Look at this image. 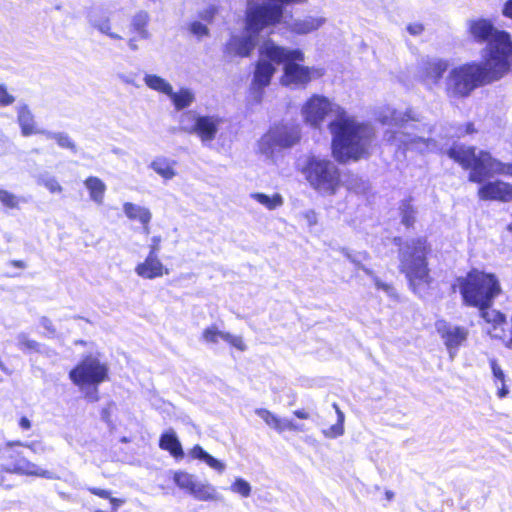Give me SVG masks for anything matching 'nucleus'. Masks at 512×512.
<instances>
[{"label": "nucleus", "mask_w": 512, "mask_h": 512, "mask_svg": "<svg viewBox=\"0 0 512 512\" xmlns=\"http://www.w3.org/2000/svg\"><path fill=\"white\" fill-rule=\"evenodd\" d=\"M330 112L336 116L329 123L334 158L346 162L358 160L367 154L374 136L370 126L356 122L347 116L344 108L321 95L310 97L302 109L304 119L312 126L319 125Z\"/></svg>", "instance_id": "nucleus-1"}, {"label": "nucleus", "mask_w": 512, "mask_h": 512, "mask_svg": "<svg viewBox=\"0 0 512 512\" xmlns=\"http://www.w3.org/2000/svg\"><path fill=\"white\" fill-rule=\"evenodd\" d=\"M449 158L470 170V182L481 184L478 197L483 201L509 202L512 200V184L501 181H487L494 175L512 176V163H504L494 158L490 152L481 150L476 153V147L454 144L447 150Z\"/></svg>", "instance_id": "nucleus-2"}, {"label": "nucleus", "mask_w": 512, "mask_h": 512, "mask_svg": "<svg viewBox=\"0 0 512 512\" xmlns=\"http://www.w3.org/2000/svg\"><path fill=\"white\" fill-rule=\"evenodd\" d=\"M510 70L483 62H467L452 68L446 78V91L452 98L468 97L476 88L500 80Z\"/></svg>", "instance_id": "nucleus-3"}, {"label": "nucleus", "mask_w": 512, "mask_h": 512, "mask_svg": "<svg viewBox=\"0 0 512 512\" xmlns=\"http://www.w3.org/2000/svg\"><path fill=\"white\" fill-rule=\"evenodd\" d=\"M469 32L477 43H487L482 50L486 64L512 70V37L509 32L498 30L488 19L469 22Z\"/></svg>", "instance_id": "nucleus-4"}, {"label": "nucleus", "mask_w": 512, "mask_h": 512, "mask_svg": "<svg viewBox=\"0 0 512 512\" xmlns=\"http://www.w3.org/2000/svg\"><path fill=\"white\" fill-rule=\"evenodd\" d=\"M458 283L464 304L471 307H491L501 292L496 275L478 269H471Z\"/></svg>", "instance_id": "nucleus-5"}, {"label": "nucleus", "mask_w": 512, "mask_h": 512, "mask_svg": "<svg viewBox=\"0 0 512 512\" xmlns=\"http://www.w3.org/2000/svg\"><path fill=\"white\" fill-rule=\"evenodd\" d=\"M377 118L384 125H392L401 129L396 132L394 137V141H399V146L423 141L429 147V142L432 141L430 138H424V134L431 133V126L423 123L410 108L402 112L386 106L379 110Z\"/></svg>", "instance_id": "nucleus-6"}, {"label": "nucleus", "mask_w": 512, "mask_h": 512, "mask_svg": "<svg viewBox=\"0 0 512 512\" xmlns=\"http://www.w3.org/2000/svg\"><path fill=\"white\" fill-rule=\"evenodd\" d=\"M261 52L277 65L283 64V85L307 84L310 81V69L299 64L304 61L302 50L285 48L269 39L261 45Z\"/></svg>", "instance_id": "nucleus-7"}, {"label": "nucleus", "mask_w": 512, "mask_h": 512, "mask_svg": "<svg viewBox=\"0 0 512 512\" xmlns=\"http://www.w3.org/2000/svg\"><path fill=\"white\" fill-rule=\"evenodd\" d=\"M431 245L425 237L407 240L399 249L400 271L405 274L411 287L415 281H425L429 277L428 255Z\"/></svg>", "instance_id": "nucleus-8"}, {"label": "nucleus", "mask_w": 512, "mask_h": 512, "mask_svg": "<svg viewBox=\"0 0 512 512\" xmlns=\"http://www.w3.org/2000/svg\"><path fill=\"white\" fill-rule=\"evenodd\" d=\"M309 185L321 195H334L341 183L338 167L330 160L309 156L302 169Z\"/></svg>", "instance_id": "nucleus-9"}, {"label": "nucleus", "mask_w": 512, "mask_h": 512, "mask_svg": "<svg viewBox=\"0 0 512 512\" xmlns=\"http://www.w3.org/2000/svg\"><path fill=\"white\" fill-rule=\"evenodd\" d=\"M270 24L250 6L246 12L243 35H232L224 47L227 56L248 57L256 47L260 32Z\"/></svg>", "instance_id": "nucleus-10"}, {"label": "nucleus", "mask_w": 512, "mask_h": 512, "mask_svg": "<svg viewBox=\"0 0 512 512\" xmlns=\"http://www.w3.org/2000/svg\"><path fill=\"white\" fill-rule=\"evenodd\" d=\"M19 447H27L32 451H36L37 444L22 443L20 441H8L0 447V458L4 461L2 468L6 472L16 473L27 476H39L43 478H52L51 473L38 467L36 464L27 460L18 450Z\"/></svg>", "instance_id": "nucleus-11"}, {"label": "nucleus", "mask_w": 512, "mask_h": 512, "mask_svg": "<svg viewBox=\"0 0 512 512\" xmlns=\"http://www.w3.org/2000/svg\"><path fill=\"white\" fill-rule=\"evenodd\" d=\"M224 119L218 114H200L187 110L179 116V130L197 136L203 145L215 140Z\"/></svg>", "instance_id": "nucleus-12"}, {"label": "nucleus", "mask_w": 512, "mask_h": 512, "mask_svg": "<svg viewBox=\"0 0 512 512\" xmlns=\"http://www.w3.org/2000/svg\"><path fill=\"white\" fill-rule=\"evenodd\" d=\"M298 126L281 125L271 127L258 141V151L266 158H273L278 149L289 148L299 142Z\"/></svg>", "instance_id": "nucleus-13"}, {"label": "nucleus", "mask_w": 512, "mask_h": 512, "mask_svg": "<svg viewBox=\"0 0 512 512\" xmlns=\"http://www.w3.org/2000/svg\"><path fill=\"white\" fill-rule=\"evenodd\" d=\"M108 377V367L92 355L84 357L69 372L71 381L80 387L94 386L95 388Z\"/></svg>", "instance_id": "nucleus-14"}, {"label": "nucleus", "mask_w": 512, "mask_h": 512, "mask_svg": "<svg viewBox=\"0 0 512 512\" xmlns=\"http://www.w3.org/2000/svg\"><path fill=\"white\" fill-rule=\"evenodd\" d=\"M435 329L446 347L449 358L454 360L460 348L468 339V329L464 326L452 324L444 319L436 321Z\"/></svg>", "instance_id": "nucleus-15"}, {"label": "nucleus", "mask_w": 512, "mask_h": 512, "mask_svg": "<svg viewBox=\"0 0 512 512\" xmlns=\"http://www.w3.org/2000/svg\"><path fill=\"white\" fill-rule=\"evenodd\" d=\"M261 58L256 63L252 83H251V93L254 99L257 102H260L263 96V90L267 87L273 75L276 72V68L274 64H276L273 60H270L261 52V48L259 49Z\"/></svg>", "instance_id": "nucleus-16"}, {"label": "nucleus", "mask_w": 512, "mask_h": 512, "mask_svg": "<svg viewBox=\"0 0 512 512\" xmlns=\"http://www.w3.org/2000/svg\"><path fill=\"white\" fill-rule=\"evenodd\" d=\"M307 0H266L261 4L251 5L270 25L279 23L283 17L285 7L288 5L302 4Z\"/></svg>", "instance_id": "nucleus-17"}, {"label": "nucleus", "mask_w": 512, "mask_h": 512, "mask_svg": "<svg viewBox=\"0 0 512 512\" xmlns=\"http://www.w3.org/2000/svg\"><path fill=\"white\" fill-rule=\"evenodd\" d=\"M135 272L138 276L144 279H154L161 277L163 274H168V270L158 259L156 247H152V249H150V252L144 262L139 263L136 266Z\"/></svg>", "instance_id": "nucleus-18"}, {"label": "nucleus", "mask_w": 512, "mask_h": 512, "mask_svg": "<svg viewBox=\"0 0 512 512\" xmlns=\"http://www.w3.org/2000/svg\"><path fill=\"white\" fill-rule=\"evenodd\" d=\"M88 20L91 26L97 29L100 33L107 35L111 39H122L119 34L112 32L110 18L102 9H92L88 15Z\"/></svg>", "instance_id": "nucleus-19"}, {"label": "nucleus", "mask_w": 512, "mask_h": 512, "mask_svg": "<svg viewBox=\"0 0 512 512\" xmlns=\"http://www.w3.org/2000/svg\"><path fill=\"white\" fill-rule=\"evenodd\" d=\"M449 67V61L441 58H427L422 62V71L427 79L434 84L443 77Z\"/></svg>", "instance_id": "nucleus-20"}, {"label": "nucleus", "mask_w": 512, "mask_h": 512, "mask_svg": "<svg viewBox=\"0 0 512 512\" xmlns=\"http://www.w3.org/2000/svg\"><path fill=\"white\" fill-rule=\"evenodd\" d=\"M189 495L198 501H219L222 498L212 484L199 481L198 478L192 485Z\"/></svg>", "instance_id": "nucleus-21"}, {"label": "nucleus", "mask_w": 512, "mask_h": 512, "mask_svg": "<svg viewBox=\"0 0 512 512\" xmlns=\"http://www.w3.org/2000/svg\"><path fill=\"white\" fill-rule=\"evenodd\" d=\"M159 447L162 450L168 451L176 459H182L184 457L181 442L173 429H168L161 434Z\"/></svg>", "instance_id": "nucleus-22"}, {"label": "nucleus", "mask_w": 512, "mask_h": 512, "mask_svg": "<svg viewBox=\"0 0 512 512\" xmlns=\"http://www.w3.org/2000/svg\"><path fill=\"white\" fill-rule=\"evenodd\" d=\"M326 22V18L322 16H305L302 19H295L291 25L290 29L292 32L304 35L311 33L317 29H319Z\"/></svg>", "instance_id": "nucleus-23"}, {"label": "nucleus", "mask_w": 512, "mask_h": 512, "mask_svg": "<svg viewBox=\"0 0 512 512\" xmlns=\"http://www.w3.org/2000/svg\"><path fill=\"white\" fill-rule=\"evenodd\" d=\"M17 121L21 129V134L25 137L35 134L38 129L34 115L27 105H21L18 107Z\"/></svg>", "instance_id": "nucleus-24"}, {"label": "nucleus", "mask_w": 512, "mask_h": 512, "mask_svg": "<svg viewBox=\"0 0 512 512\" xmlns=\"http://www.w3.org/2000/svg\"><path fill=\"white\" fill-rule=\"evenodd\" d=\"M175 165L176 162L174 160L164 156H157L152 160L149 167L164 180L168 181L176 176Z\"/></svg>", "instance_id": "nucleus-25"}, {"label": "nucleus", "mask_w": 512, "mask_h": 512, "mask_svg": "<svg viewBox=\"0 0 512 512\" xmlns=\"http://www.w3.org/2000/svg\"><path fill=\"white\" fill-rule=\"evenodd\" d=\"M123 211L130 220L139 221L144 228H147L152 218V214L149 209L130 202L124 203Z\"/></svg>", "instance_id": "nucleus-26"}, {"label": "nucleus", "mask_w": 512, "mask_h": 512, "mask_svg": "<svg viewBox=\"0 0 512 512\" xmlns=\"http://www.w3.org/2000/svg\"><path fill=\"white\" fill-rule=\"evenodd\" d=\"M84 185L89 191L90 199L98 205L102 204L106 191L105 183L98 177L90 176L84 181Z\"/></svg>", "instance_id": "nucleus-27"}, {"label": "nucleus", "mask_w": 512, "mask_h": 512, "mask_svg": "<svg viewBox=\"0 0 512 512\" xmlns=\"http://www.w3.org/2000/svg\"><path fill=\"white\" fill-rule=\"evenodd\" d=\"M150 16L146 11L137 12L131 19V31L136 33L140 39H149L150 33L147 29Z\"/></svg>", "instance_id": "nucleus-28"}, {"label": "nucleus", "mask_w": 512, "mask_h": 512, "mask_svg": "<svg viewBox=\"0 0 512 512\" xmlns=\"http://www.w3.org/2000/svg\"><path fill=\"white\" fill-rule=\"evenodd\" d=\"M190 455L194 459H198L202 462H205L210 468L220 473H222L225 470V464L223 462L210 455L198 444L191 449Z\"/></svg>", "instance_id": "nucleus-29"}, {"label": "nucleus", "mask_w": 512, "mask_h": 512, "mask_svg": "<svg viewBox=\"0 0 512 512\" xmlns=\"http://www.w3.org/2000/svg\"><path fill=\"white\" fill-rule=\"evenodd\" d=\"M167 96L171 99L176 110L189 107L195 100V95L189 88H181L177 92L172 90V93H168Z\"/></svg>", "instance_id": "nucleus-30"}, {"label": "nucleus", "mask_w": 512, "mask_h": 512, "mask_svg": "<svg viewBox=\"0 0 512 512\" xmlns=\"http://www.w3.org/2000/svg\"><path fill=\"white\" fill-rule=\"evenodd\" d=\"M145 84L152 90L168 95V93H172L171 84L166 81L164 78L155 75V74H146L144 76Z\"/></svg>", "instance_id": "nucleus-31"}, {"label": "nucleus", "mask_w": 512, "mask_h": 512, "mask_svg": "<svg viewBox=\"0 0 512 512\" xmlns=\"http://www.w3.org/2000/svg\"><path fill=\"white\" fill-rule=\"evenodd\" d=\"M333 407L336 410L337 414V422L333 425H331L327 429H323L322 433L326 438L329 439H335L344 434V421H345V415L344 413L339 409L337 404H333Z\"/></svg>", "instance_id": "nucleus-32"}, {"label": "nucleus", "mask_w": 512, "mask_h": 512, "mask_svg": "<svg viewBox=\"0 0 512 512\" xmlns=\"http://www.w3.org/2000/svg\"><path fill=\"white\" fill-rule=\"evenodd\" d=\"M251 198L269 210H274L283 205V197L279 193H274L270 196L265 193L256 192L251 194Z\"/></svg>", "instance_id": "nucleus-33"}, {"label": "nucleus", "mask_w": 512, "mask_h": 512, "mask_svg": "<svg viewBox=\"0 0 512 512\" xmlns=\"http://www.w3.org/2000/svg\"><path fill=\"white\" fill-rule=\"evenodd\" d=\"M196 479L197 477L195 475L183 470H178L173 473V482L179 489L183 490L187 494L190 493L192 485Z\"/></svg>", "instance_id": "nucleus-34"}, {"label": "nucleus", "mask_w": 512, "mask_h": 512, "mask_svg": "<svg viewBox=\"0 0 512 512\" xmlns=\"http://www.w3.org/2000/svg\"><path fill=\"white\" fill-rule=\"evenodd\" d=\"M343 253L347 259L356 266V268L362 270L367 275H372V270L362 263L368 259L367 252H350L348 249H343Z\"/></svg>", "instance_id": "nucleus-35"}, {"label": "nucleus", "mask_w": 512, "mask_h": 512, "mask_svg": "<svg viewBox=\"0 0 512 512\" xmlns=\"http://www.w3.org/2000/svg\"><path fill=\"white\" fill-rule=\"evenodd\" d=\"M401 222L407 228L412 227L415 222V210L411 205L410 200H403L399 206Z\"/></svg>", "instance_id": "nucleus-36"}, {"label": "nucleus", "mask_w": 512, "mask_h": 512, "mask_svg": "<svg viewBox=\"0 0 512 512\" xmlns=\"http://www.w3.org/2000/svg\"><path fill=\"white\" fill-rule=\"evenodd\" d=\"M36 181L39 185L44 186L51 193H60L62 191V186L59 184L57 179L50 175L48 172L38 174Z\"/></svg>", "instance_id": "nucleus-37"}, {"label": "nucleus", "mask_w": 512, "mask_h": 512, "mask_svg": "<svg viewBox=\"0 0 512 512\" xmlns=\"http://www.w3.org/2000/svg\"><path fill=\"white\" fill-rule=\"evenodd\" d=\"M490 366L496 383H501V387L498 390V396L500 398H504L509 393V390L505 385V374L495 359L490 360Z\"/></svg>", "instance_id": "nucleus-38"}, {"label": "nucleus", "mask_w": 512, "mask_h": 512, "mask_svg": "<svg viewBox=\"0 0 512 512\" xmlns=\"http://www.w3.org/2000/svg\"><path fill=\"white\" fill-rule=\"evenodd\" d=\"M480 311L481 317L488 323L496 325L505 322V315L496 310H490V307H477Z\"/></svg>", "instance_id": "nucleus-39"}, {"label": "nucleus", "mask_w": 512, "mask_h": 512, "mask_svg": "<svg viewBox=\"0 0 512 512\" xmlns=\"http://www.w3.org/2000/svg\"><path fill=\"white\" fill-rule=\"evenodd\" d=\"M18 346L25 352H40L41 345L35 340L29 339L25 333H21L17 337Z\"/></svg>", "instance_id": "nucleus-40"}, {"label": "nucleus", "mask_w": 512, "mask_h": 512, "mask_svg": "<svg viewBox=\"0 0 512 512\" xmlns=\"http://www.w3.org/2000/svg\"><path fill=\"white\" fill-rule=\"evenodd\" d=\"M230 490L246 498L251 494V485L243 478H236L230 486Z\"/></svg>", "instance_id": "nucleus-41"}, {"label": "nucleus", "mask_w": 512, "mask_h": 512, "mask_svg": "<svg viewBox=\"0 0 512 512\" xmlns=\"http://www.w3.org/2000/svg\"><path fill=\"white\" fill-rule=\"evenodd\" d=\"M56 143L60 148L68 149L73 153L77 152V147L75 142L71 139V137L65 132H58L56 137Z\"/></svg>", "instance_id": "nucleus-42"}, {"label": "nucleus", "mask_w": 512, "mask_h": 512, "mask_svg": "<svg viewBox=\"0 0 512 512\" xmlns=\"http://www.w3.org/2000/svg\"><path fill=\"white\" fill-rule=\"evenodd\" d=\"M0 202L3 206L14 209L18 207L19 198L7 190L0 189Z\"/></svg>", "instance_id": "nucleus-43"}, {"label": "nucleus", "mask_w": 512, "mask_h": 512, "mask_svg": "<svg viewBox=\"0 0 512 512\" xmlns=\"http://www.w3.org/2000/svg\"><path fill=\"white\" fill-rule=\"evenodd\" d=\"M255 413L271 428L276 430L277 422H278V416L273 414L267 409L260 408L256 409Z\"/></svg>", "instance_id": "nucleus-44"}, {"label": "nucleus", "mask_w": 512, "mask_h": 512, "mask_svg": "<svg viewBox=\"0 0 512 512\" xmlns=\"http://www.w3.org/2000/svg\"><path fill=\"white\" fill-rule=\"evenodd\" d=\"M224 334H226V332L218 330L215 326H211L203 331V339L208 343H217L219 339L223 340Z\"/></svg>", "instance_id": "nucleus-45"}, {"label": "nucleus", "mask_w": 512, "mask_h": 512, "mask_svg": "<svg viewBox=\"0 0 512 512\" xmlns=\"http://www.w3.org/2000/svg\"><path fill=\"white\" fill-rule=\"evenodd\" d=\"M189 31L198 38H202L209 34V29L207 28V26L199 21L191 22L189 25Z\"/></svg>", "instance_id": "nucleus-46"}, {"label": "nucleus", "mask_w": 512, "mask_h": 512, "mask_svg": "<svg viewBox=\"0 0 512 512\" xmlns=\"http://www.w3.org/2000/svg\"><path fill=\"white\" fill-rule=\"evenodd\" d=\"M223 341L229 343L231 346L237 348L238 350L244 351L246 346L240 336H235L230 333L223 335Z\"/></svg>", "instance_id": "nucleus-47"}, {"label": "nucleus", "mask_w": 512, "mask_h": 512, "mask_svg": "<svg viewBox=\"0 0 512 512\" xmlns=\"http://www.w3.org/2000/svg\"><path fill=\"white\" fill-rule=\"evenodd\" d=\"M15 101L14 96L8 93L4 85H0V106H8Z\"/></svg>", "instance_id": "nucleus-48"}, {"label": "nucleus", "mask_w": 512, "mask_h": 512, "mask_svg": "<svg viewBox=\"0 0 512 512\" xmlns=\"http://www.w3.org/2000/svg\"><path fill=\"white\" fill-rule=\"evenodd\" d=\"M369 276L372 277L377 289L385 291L388 295L393 294L394 289L392 286H390L387 283L382 282L377 276L374 275L373 272H372V275H369Z\"/></svg>", "instance_id": "nucleus-49"}, {"label": "nucleus", "mask_w": 512, "mask_h": 512, "mask_svg": "<svg viewBox=\"0 0 512 512\" xmlns=\"http://www.w3.org/2000/svg\"><path fill=\"white\" fill-rule=\"evenodd\" d=\"M217 13V8L214 5H210L199 13V17L205 21H212Z\"/></svg>", "instance_id": "nucleus-50"}, {"label": "nucleus", "mask_w": 512, "mask_h": 512, "mask_svg": "<svg viewBox=\"0 0 512 512\" xmlns=\"http://www.w3.org/2000/svg\"><path fill=\"white\" fill-rule=\"evenodd\" d=\"M40 324L47 331L49 337H52L55 335L56 330L49 318L42 317L40 320Z\"/></svg>", "instance_id": "nucleus-51"}, {"label": "nucleus", "mask_w": 512, "mask_h": 512, "mask_svg": "<svg viewBox=\"0 0 512 512\" xmlns=\"http://www.w3.org/2000/svg\"><path fill=\"white\" fill-rule=\"evenodd\" d=\"M88 490L93 495H96V496L104 498V499L110 498V495H111V492L109 490H106V489H101V488H96V487H89Z\"/></svg>", "instance_id": "nucleus-52"}, {"label": "nucleus", "mask_w": 512, "mask_h": 512, "mask_svg": "<svg viewBox=\"0 0 512 512\" xmlns=\"http://www.w3.org/2000/svg\"><path fill=\"white\" fill-rule=\"evenodd\" d=\"M474 132H475V128H474L473 123L468 122L459 128V131L456 133V136L460 137L463 135L472 134Z\"/></svg>", "instance_id": "nucleus-53"}, {"label": "nucleus", "mask_w": 512, "mask_h": 512, "mask_svg": "<svg viewBox=\"0 0 512 512\" xmlns=\"http://www.w3.org/2000/svg\"><path fill=\"white\" fill-rule=\"evenodd\" d=\"M424 30V26L421 23H411L407 26V31L413 36L421 34Z\"/></svg>", "instance_id": "nucleus-54"}, {"label": "nucleus", "mask_w": 512, "mask_h": 512, "mask_svg": "<svg viewBox=\"0 0 512 512\" xmlns=\"http://www.w3.org/2000/svg\"><path fill=\"white\" fill-rule=\"evenodd\" d=\"M290 423H291V420L290 419H287V418H278V422H277V426H276V431H278L279 433L283 432V431H286V430H289L290 428Z\"/></svg>", "instance_id": "nucleus-55"}, {"label": "nucleus", "mask_w": 512, "mask_h": 512, "mask_svg": "<svg viewBox=\"0 0 512 512\" xmlns=\"http://www.w3.org/2000/svg\"><path fill=\"white\" fill-rule=\"evenodd\" d=\"M502 15L512 20V0H506L503 4Z\"/></svg>", "instance_id": "nucleus-56"}, {"label": "nucleus", "mask_w": 512, "mask_h": 512, "mask_svg": "<svg viewBox=\"0 0 512 512\" xmlns=\"http://www.w3.org/2000/svg\"><path fill=\"white\" fill-rule=\"evenodd\" d=\"M57 133L58 132H53V131H50V130L39 129V128L35 132V134H41V135H44L47 139H53V140H56Z\"/></svg>", "instance_id": "nucleus-57"}, {"label": "nucleus", "mask_w": 512, "mask_h": 512, "mask_svg": "<svg viewBox=\"0 0 512 512\" xmlns=\"http://www.w3.org/2000/svg\"><path fill=\"white\" fill-rule=\"evenodd\" d=\"M119 78L126 84L138 87V84L135 83L134 76L132 75L120 74Z\"/></svg>", "instance_id": "nucleus-58"}, {"label": "nucleus", "mask_w": 512, "mask_h": 512, "mask_svg": "<svg viewBox=\"0 0 512 512\" xmlns=\"http://www.w3.org/2000/svg\"><path fill=\"white\" fill-rule=\"evenodd\" d=\"M108 499L110 501V504H111L113 510H117L125 502L123 499H119V498H115V497H111V496Z\"/></svg>", "instance_id": "nucleus-59"}, {"label": "nucleus", "mask_w": 512, "mask_h": 512, "mask_svg": "<svg viewBox=\"0 0 512 512\" xmlns=\"http://www.w3.org/2000/svg\"><path fill=\"white\" fill-rule=\"evenodd\" d=\"M19 426H20L23 430L30 429V427H31V421H30L27 417L23 416V417H21V418H20V420H19Z\"/></svg>", "instance_id": "nucleus-60"}, {"label": "nucleus", "mask_w": 512, "mask_h": 512, "mask_svg": "<svg viewBox=\"0 0 512 512\" xmlns=\"http://www.w3.org/2000/svg\"><path fill=\"white\" fill-rule=\"evenodd\" d=\"M293 414L299 418V419H308L309 418V414L303 410V409H298V410H295L293 412Z\"/></svg>", "instance_id": "nucleus-61"}, {"label": "nucleus", "mask_w": 512, "mask_h": 512, "mask_svg": "<svg viewBox=\"0 0 512 512\" xmlns=\"http://www.w3.org/2000/svg\"><path fill=\"white\" fill-rule=\"evenodd\" d=\"M304 425L295 423L293 420H291L289 431H304Z\"/></svg>", "instance_id": "nucleus-62"}, {"label": "nucleus", "mask_w": 512, "mask_h": 512, "mask_svg": "<svg viewBox=\"0 0 512 512\" xmlns=\"http://www.w3.org/2000/svg\"><path fill=\"white\" fill-rule=\"evenodd\" d=\"M10 264L19 269H24L26 267V264L22 260H12Z\"/></svg>", "instance_id": "nucleus-63"}, {"label": "nucleus", "mask_w": 512, "mask_h": 512, "mask_svg": "<svg viewBox=\"0 0 512 512\" xmlns=\"http://www.w3.org/2000/svg\"><path fill=\"white\" fill-rule=\"evenodd\" d=\"M128 46H129V48H130L131 50H133V51L138 50V45H137V43H136V39H135V38H131V39H129V41H128Z\"/></svg>", "instance_id": "nucleus-64"}]
</instances>
